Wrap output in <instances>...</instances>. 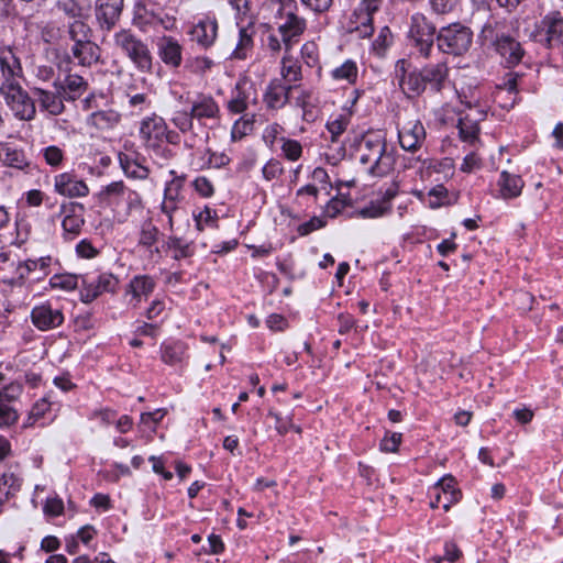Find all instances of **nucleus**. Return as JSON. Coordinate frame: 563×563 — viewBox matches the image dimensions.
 I'll return each mask as SVG.
<instances>
[{
  "label": "nucleus",
  "instance_id": "f257e3e1",
  "mask_svg": "<svg viewBox=\"0 0 563 563\" xmlns=\"http://www.w3.org/2000/svg\"><path fill=\"white\" fill-rule=\"evenodd\" d=\"M21 66L19 59L7 49L0 53V92L8 106L21 120H31L35 107L27 93L21 88Z\"/></svg>",
  "mask_w": 563,
  "mask_h": 563
},
{
  "label": "nucleus",
  "instance_id": "f03ea898",
  "mask_svg": "<svg viewBox=\"0 0 563 563\" xmlns=\"http://www.w3.org/2000/svg\"><path fill=\"white\" fill-rule=\"evenodd\" d=\"M360 161L371 164L369 173L384 176L394 165V157L387 152L386 137L383 131H371L363 135L358 144Z\"/></svg>",
  "mask_w": 563,
  "mask_h": 563
},
{
  "label": "nucleus",
  "instance_id": "7ed1b4c3",
  "mask_svg": "<svg viewBox=\"0 0 563 563\" xmlns=\"http://www.w3.org/2000/svg\"><path fill=\"white\" fill-rule=\"evenodd\" d=\"M113 43L134 66L141 71H151L153 56L146 43L139 38L131 30L122 29L114 33Z\"/></svg>",
  "mask_w": 563,
  "mask_h": 563
},
{
  "label": "nucleus",
  "instance_id": "20e7f679",
  "mask_svg": "<svg viewBox=\"0 0 563 563\" xmlns=\"http://www.w3.org/2000/svg\"><path fill=\"white\" fill-rule=\"evenodd\" d=\"M133 23L143 32L155 30L158 26L165 31H172L176 27V19L174 16L164 12L155 3L146 0L136 2L133 12Z\"/></svg>",
  "mask_w": 563,
  "mask_h": 563
},
{
  "label": "nucleus",
  "instance_id": "39448f33",
  "mask_svg": "<svg viewBox=\"0 0 563 563\" xmlns=\"http://www.w3.org/2000/svg\"><path fill=\"white\" fill-rule=\"evenodd\" d=\"M437 42L439 49L443 53L460 56L470 49L473 33L468 27L460 23H453L439 31Z\"/></svg>",
  "mask_w": 563,
  "mask_h": 563
},
{
  "label": "nucleus",
  "instance_id": "423d86ee",
  "mask_svg": "<svg viewBox=\"0 0 563 563\" xmlns=\"http://www.w3.org/2000/svg\"><path fill=\"white\" fill-rule=\"evenodd\" d=\"M382 0H363L350 18L349 31L358 37H369L373 32V14L378 11Z\"/></svg>",
  "mask_w": 563,
  "mask_h": 563
},
{
  "label": "nucleus",
  "instance_id": "0eeeda50",
  "mask_svg": "<svg viewBox=\"0 0 563 563\" xmlns=\"http://www.w3.org/2000/svg\"><path fill=\"white\" fill-rule=\"evenodd\" d=\"M435 27L423 15H413L411 20L409 41L423 57H429L433 47Z\"/></svg>",
  "mask_w": 563,
  "mask_h": 563
},
{
  "label": "nucleus",
  "instance_id": "6e6552de",
  "mask_svg": "<svg viewBox=\"0 0 563 563\" xmlns=\"http://www.w3.org/2000/svg\"><path fill=\"white\" fill-rule=\"evenodd\" d=\"M119 280L112 274H101L97 277L85 276L82 285L85 290L81 294L84 302H91L103 292H114L118 287Z\"/></svg>",
  "mask_w": 563,
  "mask_h": 563
},
{
  "label": "nucleus",
  "instance_id": "1a4fd4ad",
  "mask_svg": "<svg viewBox=\"0 0 563 563\" xmlns=\"http://www.w3.org/2000/svg\"><path fill=\"white\" fill-rule=\"evenodd\" d=\"M31 321L40 331L56 329L64 322L63 311L51 303L35 306L31 311Z\"/></svg>",
  "mask_w": 563,
  "mask_h": 563
},
{
  "label": "nucleus",
  "instance_id": "9d476101",
  "mask_svg": "<svg viewBox=\"0 0 563 563\" xmlns=\"http://www.w3.org/2000/svg\"><path fill=\"white\" fill-rule=\"evenodd\" d=\"M54 189L57 194L68 198L86 197L89 194L87 184L73 173H62L54 177Z\"/></svg>",
  "mask_w": 563,
  "mask_h": 563
},
{
  "label": "nucleus",
  "instance_id": "9b49d317",
  "mask_svg": "<svg viewBox=\"0 0 563 563\" xmlns=\"http://www.w3.org/2000/svg\"><path fill=\"white\" fill-rule=\"evenodd\" d=\"M167 125L163 118L153 114L142 120L140 135L148 147H156L164 140Z\"/></svg>",
  "mask_w": 563,
  "mask_h": 563
},
{
  "label": "nucleus",
  "instance_id": "f8f14e48",
  "mask_svg": "<svg viewBox=\"0 0 563 563\" xmlns=\"http://www.w3.org/2000/svg\"><path fill=\"white\" fill-rule=\"evenodd\" d=\"M123 0H97L96 19L101 30L110 31L120 19Z\"/></svg>",
  "mask_w": 563,
  "mask_h": 563
},
{
  "label": "nucleus",
  "instance_id": "ddd939ff",
  "mask_svg": "<svg viewBox=\"0 0 563 563\" xmlns=\"http://www.w3.org/2000/svg\"><path fill=\"white\" fill-rule=\"evenodd\" d=\"M399 143L406 151H417L426 139V130L419 120L405 122L398 133Z\"/></svg>",
  "mask_w": 563,
  "mask_h": 563
},
{
  "label": "nucleus",
  "instance_id": "4468645a",
  "mask_svg": "<svg viewBox=\"0 0 563 563\" xmlns=\"http://www.w3.org/2000/svg\"><path fill=\"white\" fill-rule=\"evenodd\" d=\"M189 35L191 41L196 42L203 48L210 47L218 35V23L216 19L210 16H206L199 20L196 24L192 25L189 31Z\"/></svg>",
  "mask_w": 563,
  "mask_h": 563
},
{
  "label": "nucleus",
  "instance_id": "2eb2a0df",
  "mask_svg": "<svg viewBox=\"0 0 563 563\" xmlns=\"http://www.w3.org/2000/svg\"><path fill=\"white\" fill-rule=\"evenodd\" d=\"M396 76L399 78L401 90L408 96L420 95L427 87L421 71L406 74V60L404 59L396 65Z\"/></svg>",
  "mask_w": 563,
  "mask_h": 563
},
{
  "label": "nucleus",
  "instance_id": "dca6fc26",
  "mask_svg": "<svg viewBox=\"0 0 563 563\" xmlns=\"http://www.w3.org/2000/svg\"><path fill=\"white\" fill-rule=\"evenodd\" d=\"M256 102L255 89L251 85L238 84L228 101V110L233 114H240L247 110L251 103Z\"/></svg>",
  "mask_w": 563,
  "mask_h": 563
},
{
  "label": "nucleus",
  "instance_id": "f3484780",
  "mask_svg": "<svg viewBox=\"0 0 563 563\" xmlns=\"http://www.w3.org/2000/svg\"><path fill=\"white\" fill-rule=\"evenodd\" d=\"M158 56L164 64L177 68L183 62V46L172 36H162L157 42Z\"/></svg>",
  "mask_w": 563,
  "mask_h": 563
},
{
  "label": "nucleus",
  "instance_id": "a211bd4d",
  "mask_svg": "<svg viewBox=\"0 0 563 563\" xmlns=\"http://www.w3.org/2000/svg\"><path fill=\"white\" fill-rule=\"evenodd\" d=\"M155 282L150 276H135L129 285L128 295L131 296L129 303L134 308L139 307L142 300H146L154 291Z\"/></svg>",
  "mask_w": 563,
  "mask_h": 563
},
{
  "label": "nucleus",
  "instance_id": "6ab92c4d",
  "mask_svg": "<svg viewBox=\"0 0 563 563\" xmlns=\"http://www.w3.org/2000/svg\"><path fill=\"white\" fill-rule=\"evenodd\" d=\"M306 29V21L296 14L287 13L285 21L279 24V33L286 49H289Z\"/></svg>",
  "mask_w": 563,
  "mask_h": 563
},
{
  "label": "nucleus",
  "instance_id": "aec40b11",
  "mask_svg": "<svg viewBox=\"0 0 563 563\" xmlns=\"http://www.w3.org/2000/svg\"><path fill=\"white\" fill-rule=\"evenodd\" d=\"M191 118L198 121L205 119H218L220 114V108L216 100L211 96L199 95L191 102Z\"/></svg>",
  "mask_w": 563,
  "mask_h": 563
},
{
  "label": "nucleus",
  "instance_id": "412c9836",
  "mask_svg": "<svg viewBox=\"0 0 563 563\" xmlns=\"http://www.w3.org/2000/svg\"><path fill=\"white\" fill-rule=\"evenodd\" d=\"M496 49L509 66L519 64L523 57V49L520 43L510 36L503 35L500 41L497 42Z\"/></svg>",
  "mask_w": 563,
  "mask_h": 563
},
{
  "label": "nucleus",
  "instance_id": "4be33fe9",
  "mask_svg": "<svg viewBox=\"0 0 563 563\" xmlns=\"http://www.w3.org/2000/svg\"><path fill=\"white\" fill-rule=\"evenodd\" d=\"M498 186L499 195L503 199H512L520 196L525 183L520 176L503 172L498 180Z\"/></svg>",
  "mask_w": 563,
  "mask_h": 563
},
{
  "label": "nucleus",
  "instance_id": "5701e85b",
  "mask_svg": "<svg viewBox=\"0 0 563 563\" xmlns=\"http://www.w3.org/2000/svg\"><path fill=\"white\" fill-rule=\"evenodd\" d=\"M57 85V92L63 95L65 100H76L86 90V82L78 75H68L65 80Z\"/></svg>",
  "mask_w": 563,
  "mask_h": 563
},
{
  "label": "nucleus",
  "instance_id": "b1692460",
  "mask_svg": "<svg viewBox=\"0 0 563 563\" xmlns=\"http://www.w3.org/2000/svg\"><path fill=\"white\" fill-rule=\"evenodd\" d=\"M121 115L112 109L100 110L91 113L88 123L99 130H110L119 124Z\"/></svg>",
  "mask_w": 563,
  "mask_h": 563
},
{
  "label": "nucleus",
  "instance_id": "393cba45",
  "mask_svg": "<svg viewBox=\"0 0 563 563\" xmlns=\"http://www.w3.org/2000/svg\"><path fill=\"white\" fill-rule=\"evenodd\" d=\"M421 74L426 86L430 85L435 91H439L448 77V67L444 63H439L424 67Z\"/></svg>",
  "mask_w": 563,
  "mask_h": 563
},
{
  "label": "nucleus",
  "instance_id": "a878e982",
  "mask_svg": "<svg viewBox=\"0 0 563 563\" xmlns=\"http://www.w3.org/2000/svg\"><path fill=\"white\" fill-rule=\"evenodd\" d=\"M66 212L67 214L63 220V229L65 232L76 235L80 232L84 224V206L73 203Z\"/></svg>",
  "mask_w": 563,
  "mask_h": 563
},
{
  "label": "nucleus",
  "instance_id": "bb28decb",
  "mask_svg": "<svg viewBox=\"0 0 563 563\" xmlns=\"http://www.w3.org/2000/svg\"><path fill=\"white\" fill-rule=\"evenodd\" d=\"M98 49L97 45H95L90 40H87L86 42L75 43L71 52L79 64L91 65L98 60Z\"/></svg>",
  "mask_w": 563,
  "mask_h": 563
},
{
  "label": "nucleus",
  "instance_id": "cd10ccee",
  "mask_svg": "<svg viewBox=\"0 0 563 563\" xmlns=\"http://www.w3.org/2000/svg\"><path fill=\"white\" fill-rule=\"evenodd\" d=\"M291 88H287L279 80L272 81L265 95V102L268 108H282L287 99Z\"/></svg>",
  "mask_w": 563,
  "mask_h": 563
},
{
  "label": "nucleus",
  "instance_id": "c85d7f7f",
  "mask_svg": "<svg viewBox=\"0 0 563 563\" xmlns=\"http://www.w3.org/2000/svg\"><path fill=\"white\" fill-rule=\"evenodd\" d=\"M442 495V508L449 511L451 506L461 498V492L455 488V479L452 476L443 477L439 483Z\"/></svg>",
  "mask_w": 563,
  "mask_h": 563
},
{
  "label": "nucleus",
  "instance_id": "c756f323",
  "mask_svg": "<svg viewBox=\"0 0 563 563\" xmlns=\"http://www.w3.org/2000/svg\"><path fill=\"white\" fill-rule=\"evenodd\" d=\"M57 89V85H55ZM38 96V102L41 106L52 114H59L64 110L63 95H59L57 90L55 92L46 91L43 89H36Z\"/></svg>",
  "mask_w": 563,
  "mask_h": 563
},
{
  "label": "nucleus",
  "instance_id": "7c9ffc66",
  "mask_svg": "<svg viewBox=\"0 0 563 563\" xmlns=\"http://www.w3.org/2000/svg\"><path fill=\"white\" fill-rule=\"evenodd\" d=\"M0 162L18 169L27 166L24 153L7 144H0Z\"/></svg>",
  "mask_w": 563,
  "mask_h": 563
},
{
  "label": "nucleus",
  "instance_id": "2f4dec72",
  "mask_svg": "<svg viewBox=\"0 0 563 563\" xmlns=\"http://www.w3.org/2000/svg\"><path fill=\"white\" fill-rule=\"evenodd\" d=\"M187 346L183 342L165 344L162 351V360L168 365H177L186 358Z\"/></svg>",
  "mask_w": 563,
  "mask_h": 563
},
{
  "label": "nucleus",
  "instance_id": "473e14b6",
  "mask_svg": "<svg viewBox=\"0 0 563 563\" xmlns=\"http://www.w3.org/2000/svg\"><path fill=\"white\" fill-rule=\"evenodd\" d=\"M484 117V111L478 112V118L466 114L459 120L460 133L463 140L473 142L479 132L478 121Z\"/></svg>",
  "mask_w": 563,
  "mask_h": 563
},
{
  "label": "nucleus",
  "instance_id": "72a5a7b5",
  "mask_svg": "<svg viewBox=\"0 0 563 563\" xmlns=\"http://www.w3.org/2000/svg\"><path fill=\"white\" fill-rule=\"evenodd\" d=\"M357 66L352 60H346L332 70L333 79L338 81H345L346 84H354L357 79Z\"/></svg>",
  "mask_w": 563,
  "mask_h": 563
},
{
  "label": "nucleus",
  "instance_id": "f704fd0d",
  "mask_svg": "<svg viewBox=\"0 0 563 563\" xmlns=\"http://www.w3.org/2000/svg\"><path fill=\"white\" fill-rule=\"evenodd\" d=\"M29 275L30 266H25L23 262H18L14 267L11 268L10 275L4 277L3 282L11 286L21 287L24 285Z\"/></svg>",
  "mask_w": 563,
  "mask_h": 563
},
{
  "label": "nucleus",
  "instance_id": "c9c22d12",
  "mask_svg": "<svg viewBox=\"0 0 563 563\" xmlns=\"http://www.w3.org/2000/svg\"><path fill=\"white\" fill-rule=\"evenodd\" d=\"M393 197L394 194H388L382 201L372 202L368 207L360 211L361 216L364 218H378L384 216L390 209V200Z\"/></svg>",
  "mask_w": 563,
  "mask_h": 563
},
{
  "label": "nucleus",
  "instance_id": "e433bc0d",
  "mask_svg": "<svg viewBox=\"0 0 563 563\" xmlns=\"http://www.w3.org/2000/svg\"><path fill=\"white\" fill-rule=\"evenodd\" d=\"M68 32L74 43L86 42L87 40H90L91 36V29L84 19L74 20L69 25Z\"/></svg>",
  "mask_w": 563,
  "mask_h": 563
},
{
  "label": "nucleus",
  "instance_id": "4c0bfd02",
  "mask_svg": "<svg viewBox=\"0 0 563 563\" xmlns=\"http://www.w3.org/2000/svg\"><path fill=\"white\" fill-rule=\"evenodd\" d=\"M503 35L504 34L500 33V23L496 21H488L483 26L479 38L495 45L496 47L497 42L500 41Z\"/></svg>",
  "mask_w": 563,
  "mask_h": 563
},
{
  "label": "nucleus",
  "instance_id": "58836bf2",
  "mask_svg": "<svg viewBox=\"0 0 563 563\" xmlns=\"http://www.w3.org/2000/svg\"><path fill=\"white\" fill-rule=\"evenodd\" d=\"M253 47V40L251 35L246 33L245 30L240 31V40L232 53V57L236 59H245L249 55V52Z\"/></svg>",
  "mask_w": 563,
  "mask_h": 563
},
{
  "label": "nucleus",
  "instance_id": "ea45409f",
  "mask_svg": "<svg viewBox=\"0 0 563 563\" xmlns=\"http://www.w3.org/2000/svg\"><path fill=\"white\" fill-rule=\"evenodd\" d=\"M49 284L52 288H58L68 291L77 287L78 277L71 274L55 275L51 278Z\"/></svg>",
  "mask_w": 563,
  "mask_h": 563
},
{
  "label": "nucleus",
  "instance_id": "a19ab883",
  "mask_svg": "<svg viewBox=\"0 0 563 563\" xmlns=\"http://www.w3.org/2000/svg\"><path fill=\"white\" fill-rule=\"evenodd\" d=\"M253 118L243 117L238 120L231 130V137L233 141L241 140L243 136L247 135L253 129Z\"/></svg>",
  "mask_w": 563,
  "mask_h": 563
},
{
  "label": "nucleus",
  "instance_id": "79ce46f5",
  "mask_svg": "<svg viewBox=\"0 0 563 563\" xmlns=\"http://www.w3.org/2000/svg\"><path fill=\"white\" fill-rule=\"evenodd\" d=\"M18 419L16 411L8 402L2 401V396L0 395V428L11 427Z\"/></svg>",
  "mask_w": 563,
  "mask_h": 563
},
{
  "label": "nucleus",
  "instance_id": "37998d69",
  "mask_svg": "<svg viewBox=\"0 0 563 563\" xmlns=\"http://www.w3.org/2000/svg\"><path fill=\"white\" fill-rule=\"evenodd\" d=\"M282 75L287 81H298L301 77V68L297 62H294L288 57H284Z\"/></svg>",
  "mask_w": 563,
  "mask_h": 563
},
{
  "label": "nucleus",
  "instance_id": "c03bdc74",
  "mask_svg": "<svg viewBox=\"0 0 563 563\" xmlns=\"http://www.w3.org/2000/svg\"><path fill=\"white\" fill-rule=\"evenodd\" d=\"M59 7L66 15L74 20L87 16V10L74 0H64L59 3Z\"/></svg>",
  "mask_w": 563,
  "mask_h": 563
},
{
  "label": "nucleus",
  "instance_id": "a18cd8bd",
  "mask_svg": "<svg viewBox=\"0 0 563 563\" xmlns=\"http://www.w3.org/2000/svg\"><path fill=\"white\" fill-rule=\"evenodd\" d=\"M280 141L283 142L282 152L286 158L297 161L301 156L302 147L298 141L287 139H280Z\"/></svg>",
  "mask_w": 563,
  "mask_h": 563
},
{
  "label": "nucleus",
  "instance_id": "49530a36",
  "mask_svg": "<svg viewBox=\"0 0 563 563\" xmlns=\"http://www.w3.org/2000/svg\"><path fill=\"white\" fill-rule=\"evenodd\" d=\"M125 186L123 181H114L103 188L100 192V197L103 200L111 202L113 199L123 196L125 194Z\"/></svg>",
  "mask_w": 563,
  "mask_h": 563
},
{
  "label": "nucleus",
  "instance_id": "de8ad7c7",
  "mask_svg": "<svg viewBox=\"0 0 563 563\" xmlns=\"http://www.w3.org/2000/svg\"><path fill=\"white\" fill-rule=\"evenodd\" d=\"M43 156L45 162L53 167H58L64 161V152L54 145L44 148Z\"/></svg>",
  "mask_w": 563,
  "mask_h": 563
},
{
  "label": "nucleus",
  "instance_id": "09e8293b",
  "mask_svg": "<svg viewBox=\"0 0 563 563\" xmlns=\"http://www.w3.org/2000/svg\"><path fill=\"white\" fill-rule=\"evenodd\" d=\"M268 415L276 421V430L279 434H286L289 430H295L297 433L301 432V429L292 424L289 418H283L278 413L269 411Z\"/></svg>",
  "mask_w": 563,
  "mask_h": 563
},
{
  "label": "nucleus",
  "instance_id": "8fccbe9b",
  "mask_svg": "<svg viewBox=\"0 0 563 563\" xmlns=\"http://www.w3.org/2000/svg\"><path fill=\"white\" fill-rule=\"evenodd\" d=\"M284 172L283 165L277 159H271L267 162V164L263 167V176L266 180H273L278 178Z\"/></svg>",
  "mask_w": 563,
  "mask_h": 563
},
{
  "label": "nucleus",
  "instance_id": "3c124183",
  "mask_svg": "<svg viewBox=\"0 0 563 563\" xmlns=\"http://www.w3.org/2000/svg\"><path fill=\"white\" fill-rule=\"evenodd\" d=\"M432 10L439 14L452 12L460 4V0H430Z\"/></svg>",
  "mask_w": 563,
  "mask_h": 563
},
{
  "label": "nucleus",
  "instance_id": "603ef678",
  "mask_svg": "<svg viewBox=\"0 0 563 563\" xmlns=\"http://www.w3.org/2000/svg\"><path fill=\"white\" fill-rule=\"evenodd\" d=\"M22 394V385L19 383H11L7 385L3 389H0V395L2 396V401L11 402L16 400Z\"/></svg>",
  "mask_w": 563,
  "mask_h": 563
},
{
  "label": "nucleus",
  "instance_id": "864d4df0",
  "mask_svg": "<svg viewBox=\"0 0 563 563\" xmlns=\"http://www.w3.org/2000/svg\"><path fill=\"white\" fill-rule=\"evenodd\" d=\"M194 118H191V111L189 112H178L174 118L173 122L174 124L181 131V132H188L192 129Z\"/></svg>",
  "mask_w": 563,
  "mask_h": 563
},
{
  "label": "nucleus",
  "instance_id": "5fc2aeb1",
  "mask_svg": "<svg viewBox=\"0 0 563 563\" xmlns=\"http://www.w3.org/2000/svg\"><path fill=\"white\" fill-rule=\"evenodd\" d=\"M401 433L387 434L380 442V450L384 452H396L401 443Z\"/></svg>",
  "mask_w": 563,
  "mask_h": 563
},
{
  "label": "nucleus",
  "instance_id": "6e6d98bb",
  "mask_svg": "<svg viewBox=\"0 0 563 563\" xmlns=\"http://www.w3.org/2000/svg\"><path fill=\"white\" fill-rule=\"evenodd\" d=\"M168 246L175 250V257H187L191 255V250L189 244H184L178 238H170L168 241Z\"/></svg>",
  "mask_w": 563,
  "mask_h": 563
},
{
  "label": "nucleus",
  "instance_id": "4d7b16f0",
  "mask_svg": "<svg viewBox=\"0 0 563 563\" xmlns=\"http://www.w3.org/2000/svg\"><path fill=\"white\" fill-rule=\"evenodd\" d=\"M195 190L202 197H211L213 195V185L206 177H198L194 181Z\"/></svg>",
  "mask_w": 563,
  "mask_h": 563
},
{
  "label": "nucleus",
  "instance_id": "13d9d810",
  "mask_svg": "<svg viewBox=\"0 0 563 563\" xmlns=\"http://www.w3.org/2000/svg\"><path fill=\"white\" fill-rule=\"evenodd\" d=\"M15 263L14 254L10 250H0V272L10 273Z\"/></svg>",
  "mask_w": 563,
  "mask_h": 563
},
{
  "label": "nucleus",
  "instance_id": "bf43d9fd",
  "mask_svg": "<svg viewBox=\"0 0 563 563\" xmlns=\"http://www.w3.org/2000/svg\"><path fill=\"white\" fill-rule=\"evenodd\" d=\"M157 232V229L151 223L144 225L141 232L140 243L145 246H151L156 241Z\"/></svg>",
  "mask_w": 563,
  "mask_h": 563
},
{
  "label": "nucleus",
  "instance_id": "052dcab7",
  "mask_svg": "<svg viewBox=\"0 0 563 563\" xmlns=\"http://www.w3.org/2000/svg\"><path fill=\"white\" fill-rule=\"evenodd\" d=\"M92 418L100 420V422L103 426H109L111 423H114L115 418H117V411H114L110 408L99 409V410L93 411Z\"/></svg>",
  "mask_w": 563,
  "mask_h": 563
},
{
  "label": "nucleus",
  "instance_id": "680f3d73",
  "mask_svg": "<svg viewBox=\"0 0 563 563\" xmlns=\"http://www.w3.org/2000/svg\"><path fill=\"white\" fill-rule=\"evenodd\" d=\"M347 126V120L344 117H340L328 123V130L332 135V140L335 141L339 135H341Z\"/></svg>",
  "mask_w": 563,
  "mask_h": 563
},
{
  "label": "nucleus",
  "instance_id": "e2e57ef3",
  "mask_svg": "<svg viewBox=\"0 0 563 563\" xmlns=\"http://www.w3.org/2000/svg\"><path fill=\"white\" fill-rule=\"evenodd\" d=\"M183 178L173 179L165 189V199L178 200L179 191L183 186Z\"/></svg>",
  "mask_w": 563,
  "mask_h": 563
},
{
  "label": "nucleus",
  "instance_id": "0e129e2a",
  "mask_svg": "<svg viewBox=\"0 0 563 563\" xmlns=\"http://www.w3.org/2000/svg\"><path fill=\"white\" fill-rule=\"evenodd\" d=\"M49 407H51V405L47 401V399L43 398V399L38 400L37 402L34 404V406L30 412V419H34V421L41 419L42 417H44L46 411L49 410Z\"/></svg>",
  "mask_w": 563,
  "mask_h": 563
},
{
  "label": "nucleus",
  "instance_id": "69168bd1",
  "mask_svg": "<svg viewBox=\"0 0 563 563\" xmlns=\"http://www.w3.org/2000/svg\"><path fill=\"white\" fill-rule=\"evenodd\" d=\"M481 167V159L475 153L465 156L461 170L464 173H472Z\"/></svg>",
  "mask_w": 563,
  "mask_h": 563
},
{
  "label": "nucleus",
  "instance_id": "338daca9",
  "mask_svg": "<svg viewBox=\"0 0 563 563\" xmlns=\"http://www.w3.org/2000/svg\"><path fill=\"white\" fill-rule=\"evenodd\" d=\"M166 413V409H157L153 412H144L141 415V422L144 424L152 422L155 426L162 421Z\"/></svg>",
  "mask_w": 563,
  "mask_h": 563
},
{
  "label": "nucleus",
  "instance_id": "774afa93",
  "mask_svg": "<svg viewBox=\"0 0 563 563\" xmlns=\"http://www.w3.org/2000/svg\"><path fill=\"white\" fill-rule=\"evenodd\" d=\"M282 132V128L278 124H272L264 131L263 139L268 146H273L278 135Z\"/></svg>",
  "mask_w": 563,
  "mask_h": 563
}]
</instances>
